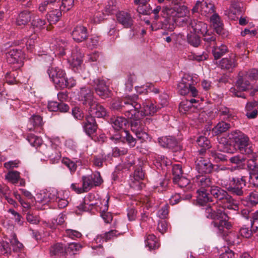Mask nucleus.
<instances>
[{
	"mask_svg": "<svg viewBox=\"0 0 258 258\" xmlns=\"http://www.w3.org/2000/svg\"><path fill=\"white\" fill-rule=\"evenodd\" d=\"M198 146L202 148L199 150V154L203 155L206 149L210 148V142L207 138L204 136H200L197 140Z\"/></svg>",
	"mask_w": 258,
	"mask_h": 258,
	"instance_id": "33",
	"label": "nucleus"
},
{
	"mask_svg": "<svg viewBox=\"0 0 258 258\" xmlns=\"http://www.w3.org/2000/svg\"><path fill=\"white\" fill-rule=\"evenodd\" d=\"M195 187H200L201 189L210 187L212 184L211 178L206 175H198L194 180Z\"/></svg>",
	"mask_w": 258,
	"mask_h": 258,
	"instance_id": "26",
	"label": "nucleus"
},
{
	"mask_svg": "<svg viewBox=\"0 0 258 258\" xmlns=\"http://www.w3.org/2000/svg\"><path fill=\"white\" fill-rule=\"evenodd\" d=\"M145 245L150 249H153L158 248L159 244L156 236L153 234H149L145 239Z\"/></svg>",
	"mask_w": 258,
	"mask_h": 258,
	"instance_id": "39",
	"label": "nucleus"
},
{
	"mask_svg": "<svg viewBox=\"0 0 258 258\" xmlns=\"http://www.w3.org/2000/svg\"><path fill=\"white\" fill-rule=\"evenodd\" d=\"M48 140L52 148L54 149H58L61 147L62 144V140L58 136H52L48 137Z\"/></svg>",
	"mask_w": 258,
	"mask_h": 258,
	"instance_id": "45",
	"label": "nucleus"
},
{
	"mask_svg": "<svg viewBox=\"0 0 258 258\" xmlns=\"http://www.w3.org/2000/svg\"><path fill=\"white\" fill-rule=\"evenodd\" d=\"M112 127L116 130L123 129L127 124V120L123 117L117 116L111 118Z\"/></svg>",
	"mask_w": 258,
	"mask_h": 258,
	"instance_id": "32",
	"label": "nucleus"
},
{
	"mask_svg": "<svg viewBox=\"0 0 258 258\" xmlns=\"http://www.w3.org/2000/svg\"><path fill=\"white\" fill-rule=\"evenodd\" d=\"M74 0H62L61 8L62 11H68L74 6Z\"/></svg>",
	"mask_w": 258,
	"mask_h": 258,
	"instance_id": "61",
	"label": "nucleus"
},
{
	"mask_svg": "<svg viewBox=\"0 0 258 258\" xmlns=\"http://www.w3.org/2000/svg\"><path fill=\"white\" fill-rule=\"evenodd\" d=\"M93 83L95 91L100 97L105 99L110 96V91L105 80L96 79L94 80Z\"/></svg>",
	"mask_w": 258,
	"mask_h": 258,
	"instance_id": "14",
	"label": "nucleus"
},
{
	"mask_svg": "<svg viewBox=\"0 0 258 258\" xmlns=\"http://www.w3.org/2000/svg\"><path fill=\"white\" fill-rule=\"evenodd\" d=\"M63 81L61 82H63V86L61 85V83L59 84L57 86V88L63 89L65 88H72L76 85V81L73 78H70L68 79L66 77V76L63 78Z\"/></svg>",
	"mask_w": 258,
	"mask_h": 258,
	"instance_id": "46",
	"label": "nucleus"
},
{
	"mask_svg": "<svg viewBox=\"0 0 258 258\" xmlns=\"http://www.w3.org/2000/svg\"><path fill=\"white\" fill-rule=\"evenodd\" d=\"M6 179L13 184H16L19 181L20 186H25V181L20 177V173L17 171H10L5 175Z\"/></svg>",
	"mask_w": 258,
	"mask_h": 258,
	"instance_id": "23",
	"label": "nucleus"
},
{
	"mask_svg": "<svg viewBox=\"0 0 258 258\" xmlns=\"http://www.w3.org/2000/svg\"><path fill=\"white\" fill-rule=\"evenodd\" d=\"M249 174L250 183L254 186H258V172H249Z\"/></svg>",
	"mask_w": 258,
	"mask_h": 258,
	"instance_id": "64",
	"label": "nucleus"
},
{
	"mask_svg": "<svg viewBox=\"0 0 258 258\" xmlns=\"http://www.w3.org/2000/svg\"><path fill=\"white\" fill-rule=\"evenodd\" d=\"M236 86L240 91H245L252 88L251 82L243 75L239 77L236 82Z\"/></svg>",
	"mask_w": 258,
	"mask_h": 258,
	"instance_id": "27",
	"label": "nucleus"
},
{
	"mask_svg": "<svg viewBox=\"0 0 258 258\" xmlns=\"http://www.w3.org/2000/svg\"><path fill=\"white\" fill-rule=\"evenodd\" d=\"M188 100L181 102L179 106V111L182 113H185L188 111L191 106L188 104Z\"/></svg>",
	"mask_w": 258,
	"mask_h": 258,
	"instance_id": "63",
	"label": "nucleus"
},
{
	"mask_svg": "<svg viewBox=\"0 0 258 258\" xmlns=\"http://www.w3.org/2000/svg\"><path fill=\"white\" fill-rule=\"evenodd\" d=\"M61 12L58 9H54L49 11L46 15L48 22L50 24L56 23L61 17Z\"/></svg>",
	"mask_w": 258,
	"mask_h": 258,
	"instance_id": "29",
	"label": "nucleus"
},
{
	"mask_svg": "<svg viewBox=\"0 0 258 258\" xmlns=\"http://www.w3.org/2000/svg\"><path fill=\"white\" fill-rule=\"evenodd\" d=\"M187 8L184 6H181L178 2L173 1L169 6L163 7L161 12V20L162 27L164 29L173 30L174 24L176 18L183 17L187 13Z\"/></svg>",
	"mask_w": 258,
	"mask_h": 258,
	"instance_id": "3",
	"label": "nucleus"
},
{
	"mask_svg": "<svg viewBox=\"0 0 258 258\" xmlns=\"http://www.w3.org/2000/svg\"><path fill=\"white\" fill-rule=\"evenodd\" d=\"M227 51V47L224 44H221L220 46L216 45L213 46L212 53L214 58L218 59L224 55Z\"/></svg>",
	"mask_w": 258,
	"mask_h": 258,
	"instance_id": "35",
	"label": "nucleus"
},
{
	"mask_svg": "<svg viewBox=\"0 0 258 258\" xmlns=\"http://www.w3.org/2000/svg\"><path fill=\"white\" fill-rule=\"evenodd\" d=\"M65 215L59 214L56 220H52L51 223L49 224V227L52 229H55L57 225L62 224L65 221Z\"/></svg>",
	"mask_w": 258,
	"mask_h": 258,
	"instance_id": "48",
	"label": "nucleus"
},
{
	"mask_svg": "<svg viewBox=\"0 0 258 258\" xmlns=\"http://www.w3.org/2000/svg\"><path fill=\"white\" fill-rule=\"evenodd\" d=\"M248 160L247 167L249 172H258V154L252 152L247 155Z\"/></svg>",
	"mask_w": 258,
	"mask_h": 258,
	"instance_id": "24",
	"label": "nucleus"
},
{
	"mask_svg": "<svg viewBox=\"0 0 258 258\" xmlns=\"http://www.w3.org/2000/svg\"><path fill=\"white\" fill-rule=\"evenodd\" d=\"M191 83H194V77L189 75H184L177 86L178 91L181 95L189 93V88Z\"/></svg>",
	"mask_w": 258,
	"mask_h": 258,
	"instance_id": "16",
	"label": "nucleus"
},
{
	"mask_svg": "<svg viewBox=\"0 0 258 258\" xmlns=\"http://www.w3.org/2000/svg\"><path fill=\"white\" fill-rule=\"evenodd\" d=\"M151 84L147 83L145 85L136 86L135 89L137 93L140 94H146L151 90Z\"/></svg>",
	"mask_w": 258,
	"mask_h": 258,
	"instance_id": "51",
	"label": "nucleus"
},
{
	"mask_svg": "<svg viewBox=\"0 0 258 258\" xmlns=\"http://www.w3.org/2000/svg\"><path fill=\"white\" fill-rule=\"evenodd\" d=\"M24 54L22 50L18 48H11L6 53V58L9 63L16 64V69L21 68L23 64Z\"/></svg>",
	"mask_w": 258,
	"mask_h": 258,
	"instance_id": "8",
	"label": "nucleus"
},
{
	"mask_svg": "<svg viewBox=\"0 0 258 258\" xmlns=\"http://www.w3.org/2000/svg\"><path fill=\"white\" fill-rule=\"evenodd\" d=\"M95 198L93 194H90L86 197L84 201L78 206L80 211H88L91 209V207H95L97 210H99L101 216L106 223H109L112 219L111 215L106 213L108 210V201L109 199H99L94 202L92 199Z\"/></svg>",
	"mask_w": 258,
	"mask_h": 258,
	"instance_id": "4",
	"label": "nucleus"
},
{
	"mask_svg": "<svg viewBox=\"0 0 258 258\" xmlns=\"http://www.w3.org/2000/svg\"><path fill=\"white\" fill-rule=\"evenodd\" d=\"M29 122L34 126H41L42 124V118L39 115H34L30 118Z\"/></svg>",
	"mask_w": 258,
	"mask_h": 258,
	"instance_id": "55",
	"label": "nucleus"
},
{
	"mask_svg": "<svg viewBox=\"0 0 258 258\" xmlns=\"http://www.w3.org/2000/svg\"><path fill=\"white\" fill-rule=\"evenodd\" d=\"M117 22L126 28L132 27L133 25V20L131 15L125 12L121 11L116 14Z\"/></svg>",
	"mask_w": 258,
	"mask_h": 258,
	"instance_id": "20",
	"label": "nucleus"
},
{
	"mask_svg": "<svg viewBox=\"0 0 258 258\" xmlns=\"http://www.w3.org/2000/svg\"><path fill=\"white\" fill-rule=\"evenodd\" d=\"M231 135L236 145L242 154L248 155L253 152L252 145L249 143V138L247 136L239 131L233 132Z\"/></svg>",
	"mask_w": 258,
	"mask_h": 258,
	"instance_id": "6",
	"label": "nucleus"
},
{
	"mask_svg": "<svg viewBox=\"0 0 258 258\" xmlns=\"http://www.w3.org/2000/svg\"><path fill=\"white\" fill-rule=\"evenodd\" d=\"M9 240L10 241L12 246L13 247L14 251H19L23 248V244L18 240L17 238H16V235L15 233H12L11 235V238Z\"/></svg>",
	"mask_w": 258,
	"mask_h": 258,
	"instance_id": "43",
	"label": "nucleus"
},
{
	"mask_svg": "<svg viewBox=\"0 0 258 258\" xmlns=\"http://www.w3.org/2000/svg\"><path fill=\"white\" fill-rule=\"evenodd\" d=\"M244 75L251 82L258 79V70L255 69L250 70L246 72Z\"/></svg>",
	"mask_w": 258,
	"mask_h": 258,
	"instance_id": "56",
	"label": "nucleus"
},
{
	"mask_svg": "<svg viewBox=\"0 0 258 258\" xmlns=\"http://www.w3.org/2000/svg\"><path fill=\"white\" fill-rule=\"evenodd\" d=\"M232 182L233 186L229 187L228 188L229 190L237 196H242L243 194L242 188L246 184L245 177L242 176L240 178H233Z\"/></svg>",
	"mask_w": 258,
	"mask_h": 258,
	"instance_id": "17",
	"label": "nucleus"
},
{
	"mask_svg": "<svg viewBox=\"0 0 258 258\" xmlns=\"http://www.w3.org/2000/svg\"><path fill=\"white\" fill-rule=\"evenodd\" d=\"M213 168V165L209 159L199 155L196 161V169L198 172L201 174H209L212 172Z\"/></svg>",
	"mask_w": 258,
	"mask_h": 258,
	"instance_id": "12",
	"label": "nucleus"
},
{
	"mask_svg": "<svg viewBox=\"0 0 258 258\" xmlns=\"http://www.w3.org/2000/svg\"><path fill=\"white\" fill-rule=\"evenodd\" d=\"M144 177V173L142 170L140 168L136 169L134 176L131 178V187L137 190L141 189L144 186L141 180Z\"/></svg>",
	"mask_w": 258,
	"mask_h": 258,
	"instance_id": "18",
	"label": "nucleus"
},
{
	"mask_svg": "<svg viewBox=\"0 0 258 258\" xmlns=\"http://www.w3.org/2000/svg\"><path fill=\"white\" fill-rule=\"evenodd\" d=\"M190 27L194 33L205 35L208 32L207 25L201 21L194 20L190 23Z\"/></svg>",
	"mask_w": 258,
	"mask_h": 258,
	"instance_id": "22",
	"label": "nucleus"
},
{
	"mask_svg": "<svg viewBox=\"0 0 258 258\" xmlns=\"http://www.w3.org/2000/svg\"><path fill=\"white\" fill-rule=\"evenodd\" d=\"M118 232L116 230H110L109 232H106L103 234L97 235L94 239L93 242L92 248L94 249L98 248L100 252L103 251L102 244L104 241H107L111 240L113 237H116Z\"/></svg>",
	"mask_w": 258,
	"mask_h": 258,
	"instance_id": "11",
	"label": "nucleus"
},
{
	"mask_svg": "<svg viewBox=\"0 0 258 258\" xmlns=\"http://www.w3.org/2000/svg\"><path fill=\"white\" fill-rule=\"evenodd\" d=\"M192 10L193 12L200 11L202 15L207 16L214 12V7L212 4H208L204 0L198 1Z\"/></svg>",
	"mask_w": 258,
	"mask_h": 258,
	"instance_id": "15",
	"label": "nucleus"
},
{
	"mask_svg": "<svg viewBox=\"0 0 258 258\" xmlns=\"http://www.w3.org/2000/svg\"><path fill=\"white\" fill-rule=\"evenodd\" d=\"M124 106L126 109L125 116L129 119H133L131 121V130L136 134L137 137L143 141H150L151 137L146 132V128L142 122L137 119V114L140 113L142 116L153 115L160 107L155 106L149 100H146L141 105L136 101H125Z\"/></svg>",
	"mask_w": 258,
	"mask_h": 258,
	"instance_id": "1",
	"label": "nucleus"
},
{
	"mask_svg": "<svg viewBox=\"0 0 258 258\" xmlns=\"http://www.w3.org/2000/svg\"><path fill=\"white\" fill-rule=\"evenodd\" d=\"M210 192L214 197L219 201V203H220L227 194L225 190L217 186H211Z\"/></svg>",
	"mask_w": 258,
	"mask_h": 258,
	"instance_id": "34",
	"label": "nucleus"
},
{
	"mask_svg": "<svg viewBox=\"0 0 258 258\" xmlns=\"http://www.w3.org/2000/svg\"><path fill=\"white\" fill-rule=\"evenodd\" d=\"M27 140L31 146L36 148L41 146L43 142L41 138L33 134H30L28 136Z\"/></svg>",
	"mask_w": 258,
	"mask_h": 258,
	"instance_id": "44",
	"label": "nucleus"
},
{
	"mask_svg": "<svg viewBox=\"0 0 258 258\" xmlns=\"http://www.w3.org/2000/svg\"><path fill=\"white\" fill-rule=\"evenodd\" d=\"M169 206L167 204L164 205L158 212V216L161 219H165L168 215Z\"/></svg>",
	"mask_w": 258,
	"mask_h": 258,
	"instance_id": "57",
	"label": "nucleus"
},
{
	"mask_svg": "<svg viewBox=\"0 0 258 258\" xmlns=\"http://www.w3.org/2000/svg\"><path fill=\"white\" fill-rule=\"evenodd\" d=\"M158 142L161 146L167 148L174 147L176 144L175 138L172 137L160 138L158 139Z\"/></svg>",
	"mask_w": 258,
	"mask_h": 258,
	"instance_id": "37",
	"label": "nucleus"
},
{
	"mask_svg": "<svg viewBox=\"0 0 258 258\" xmlns=\"http://www.w3.org/2000/svg\"><path fill=\"white\" fill-rule=\"evenodd\" d=\"M46 22L44 20L37 18L32 20L31 25L32 26L38 29H41L45 25Z\"/></svg>",
	"mask_w": 258,
	"mask_h": 258,
	"instance_id": "59",
	"label": "nucleus"
},
{
	"mask_svg": "<svg viewBox=\"0 0 258 258\" xmlns=\"http://www.w3.org/2000/svg\"><path fill=\"white\" fill-rule=\"evenodd\" d=\"M83 127L87 135L90 136L93 134L97 128L95 118L93 116L87 115L86 117V121L84 123Z\"/></svg>",
	"mask_w": 258,
	"mask_h": 258,
	"instance_id": "25",
	"label": "nucleus"
},
{
	"mask_svg": "<svg viewBox=\"0 0 258 258\" xmlns=\"http://www.w3.org/2000/svg\"><path fill=\"white\" fill-rule=\"evenodd\" d=\"M82 181L84 192L88 191L94 186L100 185L103 182V179L99 172H96L92 175L83 176Z\"/></svg>",
	"mask_w": 258,
	"mask_h": 258,
	"instance_id": "9",
	"label": "nucleus"
},
{
	"mask_svg": "<svg viewBox=\"0 0 258 258\" xmlns=\"http://www.w3.org/2000/svg\"><path fill=\"white\" fill-rule=\"evenodd\" d=\"M73 39L76 42H80L84 41L87 37V28L81 25L75 27L72 32Z\"/></svg>",
	"mask_w": 258,
	"mask_h": 258,
	"instance_id": "19",
	"label": "nucleus"
},
{
	"mask_svg": "<svg viewBox=\"0 0 258 258\" xmlns=\"http://www.w3.org/2000/svg\"><path fill=\"white\" fill-rule=\"evenodd\" d=\"M208 55L206 53H203L201 54H192L189 56V58L191 60L201 61L207 59Z\"/></svg>",
	"mask_w": 258,
	"mask_h": 258,
	"instance_id": "60",
	"label": "nucleus"
},
{
	"mask_svg": "<svg viewBox=\"0 0 258 258\" xmlns=\"http://www.w3.org/2000/svg\"><path fill=\"white\" fill-rule=\"evenodd\" d=\"M81 96L84 98L85 104H88L90 106L88 110L90 114L89 116H93L94 118L103 117L107 114L106 109L101 105L97 103L94 99L90 89L84 87L81 88L80 91Z\"/></svg>",
	"mask_w": 258,
	"mask_h": 258,
	"instance_id": "5",
	"label": "nucleus"
},
{
	"mask_svg": "<svg viewBox=\"0 0 258 258\" xmlns=\"http://www.w3.org/2000/svg\"><path fill=\"white\" fill-rule=\"evenodd\" d=\"M65 249L61 243H56L50 247V253L51 255L62 254Z\"/></svg>",
	"mask_w": 258,
	"mask_h": 258,
	"instance_id": "42",
	"label": "nucleus"
},
{
	"mask_svg": "<svg viewBox=\"0 0 258 258\" xmlns=\"http://www.w3.org/2000/svg\"><path fill=\"white\" fill-rule=\"evenodd\" d=\"M65 234L73 239L79 238L82 236L81 232L77 230L71 229H66L65 230Z\"/></svg>",
	"mask_w": 258,
	"mask_h": 258,
	"instance_id": "52",
	"label": "nucleus"
},
{
	"mask_svg": "<svg viewBox=\"0 0 258 258\" xmlns=\"http://www.w3.org/2000/svg\"><path fill=\"white\" fill-rule=\"evenodd\" d=\"M150 0H135L134 4L138 6L137 11L143 15H148L150 13V6L147 4Z\"/></svg>",
	"mask_w": 258,
	"mask_h": 258,
	"instance_id": "30",
	"label": "nucleus"
},
{
	"mask_svg": "<svg viewBox=\"0 0 258 258\" xmlns=\"http://www.w3.org/2000/svg\"><path fill=\"white\" fill-rule=\"evenodd\" d=\"M36 35L34 34L33 35H32L31 38L29 39L26 38V41L25 42V45L26 48L28 51L32 52L34 49V46L35 43V40L36 39Z\"/></svg>",
	"mask_w": 258,
	"mask_h": 258,
	"instance_id": "50",
	"label": "nucleus"
},
{
	"mask_svg": "<svg viewBox=\"0 0 258 258\" xmlns=\"http://www.w3.org/2000/svg\"><path fill=\"white\" fill-rule=\"evenodd\" d=\"M248 201L251 205H255L258 203V191L251 192L248 197Z\"/></svg>",
	"mask_w": 258,
	"mask_h": 258,
	"instance_id": "62",
	"label": "nucleus"
},
{
	"mask_svg": "<svg viewBox=\"0 0 258 258\" xmlns=\"http://www.w3.org/2000/svg\"><path fill=\"white\" fill-rule=\"evenodd\" d=\"M17 73L15 72H12L7 73L5 79L7 83L10 85L14 84L17 82L16 79V75Z\"/></svg>",
	"mask_w": 258,
	"mask_h": 258,
	"instance_id": "58",
	"label": "nucleus"
},
{
	"mask_svg": "<svg viewBox=\"0 0 258 258\" xmlns=\"http://www.w3.org/2000/svg\"><path fill=\"white\" fill-rule=\"evenodd\" d=\"M187 39L188 42L194 47H198L200 44L201 40L199 36L195 33H192L191 30L190 33L187 34Z\"/></svg>",
	"mask_w": 258,
	"mask_h": 258,
	"instance_id": "40",
	"label": "nucleus"
},
{
	"mask_svg": "<svg viewBox=\"0 0 258 258\" xmlns=\"http://www.w3.org/2000/svg\"><path fill=\"white\" fill-rule=\"evenodd\" d=\"M67 46V43L62 40L54 39L50 40L49 45V50L51 52L47 51L45 59L51 61L53 59V56L57 55L62 56L65 54L64 48Z\"/></svg>",
	"mask_w": 258,
	"mask_h": 258,
	"instance_id": "7",
	"label": "nucleus"
},
{
	"mask_svg": "<svg viewBox=\"0 0 258 258\" xmlns=\"http://www.w3.org/2000/svg\"><path fill=\"white\" fill-rule=\"evenodd\" d=\"M125 101H133L132 99H131L130 98L124 99L123 102V105L122 104V103H120L119 101H115L113 102L111 105V108L113 109L118 110L120 108H123L124 111V114L125 115L126 110V109L125 108L124 106H126V105L124 103Z\"/></svg>",
	"mask_w": 258,
	"mask_h": 258,
	"instance_id": "54",
	"label": "nucleus"
},
{
	"mask_svg": "<svg viewBox=\"0 0 258 258\" xmlns=\"http://www.w3.org/2000/svg\"><path fill=\"white\" fill-rule=\"evenodd\" d=\"M47 73L51 81L57 88L59 84L63 86V78L66 76L65 72L58 67H51L47 70Z\"/></svg>",
	"mask_w": 258,
	"mask_h": 258,
	"instance_id": "13",
	"label": "nucleus"
},
{
	"mask_svg": "<svg viewBox=\"0 0 258 258\" xmlns=\"http://www.w3.org/2000/svg\"><path fill=\"white\" fill-rule=\"evenodd\" d=\"M172 173L173 175V180L177 181L179 177L182 176V170L180 164H175L173 166Z\"/></svg>",
	"mask_w": 258,
	"mask_h": 258,
	"instance_id": "49",
	"label": "nucleus"
},
{
	"mask_svg": "<svg viewBox=\"0 0 258 258\" xmlns=\"http://www.w3.org/2000/svg\"><path fill=\"white\" fill-rule=\"evenodd\" d=\"M31 20L30 12L24 11L20 13L16 19V24L19 26H24L27 25Z\"/></svg>",
	"mask_w": 258,
	"mask_h": 258,
	"instance_id": "28",
	"label": "nucleus"
},
{
	"mask_svg": "<svg viewBox=\"0 0 258 258\" xmlns=\"http://www.w3.org/2000/svg\"><path fill=\"white\" fill-rule=\"evenodd\" d=\"M218 204L222 205V208L216 210L210 207L207 208L206 212L208 214L206 216L215 220L212 223L215 231L219 234L224 235L226 233V230L230 229L231 224L228 221V216L224 210L227 208L235 211L238 210V202L227 194L225 197Z\"/></svg>",
	"mask_w": 258,
	"mask_h": 258,
	"instance_id": "2",
	"label": "nucleus"
},
{
	"mask_svg": "<svg viewBox=\"0 0 258 258\" xmlns=\"http://www.w3.org/2000/svg\"><path fill=\"white\" fill-rule=\"evenodd\" d=\"M82 248L80 244L78 243H71L69 244L68 247L65 248L66 253L70 255L74 254L76 252Z\"/></svg>",
	"mask_w": 258,
	"mask_h": 258,
	"instance_id": "47",
	"label": "nucleus"
},
{
	"mask_svg": "<svg viewBox=\"0 0 258 258\" xmlns=\"http://www.w3.org/2000/svg\"><path fill=\"white\" fill-rule=\"evenodd\" d=\"M11 251V247L8 241L0 242V253L2 254H8Z\"/></svg>",
	"mask_w": 258,
	"mask_h": 258,
	"instance_id": "53",
	"label": "nucleus"
},
{
	"mask_svg": "<svg viewBox=\"0 0 258 258\" xmlns=\"http://www.w3.org/2000/svg\"><path fill=\"white\" fill-rule=\"evenodd\" d=\"M210 21L216 32L218 34H220L222 30V24L218 15L213 14L211 17Z\"/></svg>",
	"mask_w": 258,
	"mask_h": 258,
	"instance_id": "36",
	"label": "nucleus"
},
{
	"mask_svg": "<svg viewBox=\"0 0 258 258\" xmlns=\"http://www.w3.org/2000/svg\"><path fill=\"white\" fill-rule=\"evenodd\" d=\"M230 127V124L224 121L219 122L212 129V134L213 136L218 135L226 132Z\"/></svg>",
	"mask_w": 258,
	"mask_h": 258,
	"instance_id": "38",
	"label": "nucleus"
},
{
	"mask_svg": "<svg viewBox=\"0 0 258 258\" xmlns=\"http://www.w3.org/2000/svg\"><path fill=\"white\" fill-rule=\"evenodd\" d=\"M236 55L232 54L228 57L223 58L220 61L219 66L222 69L232 70L236 66Z\"/></svg>",
	"mask_w": 258,
	"mask_h": 258,
	"instance_id": "21",
	"label": "nucleus"
},
{
	"mask_svg": "<svg viewBox=\"0 0 258 258\" xmlns=\"http://www.w3.org/2000/svg\"><path fill=\"white\" fill-rule=\"evenodd\" d=\"M84 53L78 47L73 48L70 54L68 56V61L74 69L78 70L83 61Z\"/></svg>",
	"mask_w": 258,
	"mask_h": 258,
	"instance_id": "10",
	"label": "nucleus"
},
{
	"mask_svg": "<svg viewBox=\"0 0 258 258\" xmlns=\"http://www.w3.org/2000/svg\"><path fill=\"white\" fill-rule=\"evenodd\" d=\"M174 183H176L181 188H184V191H188L195 189V184L192 185L190 183L189 180L183 176H181L177 180L173 181Z\"/></svg>",
	"mask_w": 258,
	"mask_h": 258,
	"instance_id": "31",
	"label": "nucleus"
},
{
	"mask_svg": "<svg viewBox=\"0 0 258 258\" xmlns=\"http://www.w3.org/2000/svg\"><path fill=\"white\" fill-rule=\"evenodd\" d=\"M197 201L200 204H204L210 201V198L209 197L208 194L204 190V189H199L197 190Z\"/></svg>",
	"mask_w": 258,
	"mask_h": 258,
	"instance_id": "41",
	"label": "nucleus"
}]
</instances>
